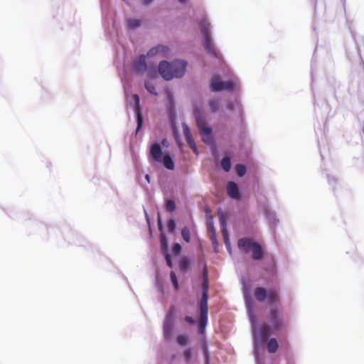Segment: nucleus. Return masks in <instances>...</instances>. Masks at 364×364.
I'll use <instances>...</instances> for the list:
<instances>
[{
  "mask_svg": "<svg viewBox=\"0 0 364 364\" xmlns=\"http://www.w3.org/2000/svg\"><path fill=\"white\" fill-rule=\"evenodd\" d=\"M269 321L272 327L268 325H264L257 331L255 333V338L257 341L264 343L267 341L272 334V331H277L283 326V321L279 317L278 311L272 308L269 314Z\"/></svg>",
  "mask_w": 364,
  "mask_h": 364,
  "instance_id": "f257e3e1",
  "label": "nucleus"
},
{
  "mask_svg": "<svg viewBox=\"0 0 364 364\" xmlns=\"http://www.w3.org/2000/svg\"><path fill=\"white\" fill-rule=\"evenodd\" d=\"M186 63L183 60H174L169 63L163 60L159 65V72L166 80H170L174 77H181L185 74Z\"/></svg>",
  "mask_w": 364,
  "mask_h": 364,
  "instance_id": "f03ea898",
  "label": "nucleus"
},
{
  "mask_svg": "<svg viewBox=\"0 0 364 364\" xmlns=\"http://www.w3.org/2000/svg\"><path fill=\"white\" fill-rule=\"evenodd\" d=\"M199 28L203 36L202 45L205 51L210 55L218 58L219 53H218L210 35V23L204 17L198 22Z\"/></svg>",
  "mask_w": 364,
  "mask_h": 364,
  "instance_id": "7ed1b4c3",
  "label": "nucleus"
},
{
  "mask_svg": "<svg viewBox=\"0 0 364 364\" xmlns=\"http://www.w3.org/2000/svg\"><path fill=\"white\" fill-rule=\"evenodd\" d=\"M238 247L245 253L252 252V258L254 260H260L263 258L264 250L262 247L252 238L243 237L237 242Z\"/></svg>",
  "mask_w": 364,
  "mask_h": 364,
  "instance_id": "20e7f679",
  "label": "nucleus"
},
{
  "mask_svg": "<svg viewBox=\"0 0 364 364\" xmlns=\"http://www.w3.org/2000/svg\"><path fill=\"white\" fill-rule=\"evenodd\" d=\"M255 299L259 302H264L266 300L270 304L279 301V291L275 289L267 290L264 287H256L254 291Z\"/></svg>",
  "mask_w": 364,
  "mask_h": 364,
  "instance_id": "39448f33",
  "label": "nucleus"
},
{
  "mask_svg": "<svg viewBox=\"0 0 364 364\" xmlns=\"http://www.w3.org/2000/svg\"><path fill=\"white\" fill-rule=\"evenodd\" d=\"M194 115L198 129L204 135L207 136L203 138V141L205 143H209L211 139L210 135L212 132V129L207 126L205 118L200 109L196 108L194 109Z\"/></svg>",
  "mask_w": 364,
  "mask_h": 364,
  "instance_id": "423d86ee",
  "label": "nucleus"
},
{
  "mask_svg": "<svg viewBox=\"0 0 364 364\" xmlns=\"http://www.w3.org/2000/svg\"><path fill=\"white\" fill-rule=\"evenodd\" d=\"M235 87V82L232 80L222 81L219 75L213 76L210 82L211 92H220L222 90H231Z\"/></svg>",
  "mask_w": 364,
  "mask_h": 364,
  "instance_id": "0eeeda50",
  "label": "nucleus"
},
{
  "mask_svg": "<svg viewBox=\"0 0 364 364\" xmlns=\"http://www.w3.org/2000/svg\"><path fill=\"white\" fill-rule=\"evenodd\" d=\"M133 68L135 72L143 74L146 71L147 65L146 63V56L141 55L134 60Z\"/></svg>",
  "mask_w": 364,
  "mask_h": 364,
  "instance_id": "6e6552de",
  "label": "nucleus"
},
{
  "mask_svg": "<svg viewBox=\"0 0 364 364\" xmlns=\"http://www.w3.org/2000/svg\"><path fill=\"white\" fill-rule=\"evenodd\" d=\"M149 154L155 161L162 162L163 151L159 144L155 143L151 146Z\"/></svg>",
  "mask_w": 364,
  "mask_h": 364,
  "instance_id": "1a4fd4ad",
  "label": "nucleus"
},
{
  "mask_svg": "<svg viewBox=\"0 0 364 364\" xmlns=\"http://www.w3.org/2000/svg\"><path fill=\"white\" fill-rule=\"evenodd\" d=\"M133 98H134V101L135 103V112L136 114V118H137L136 119H137L136 132H138L140 129L141 127L142 126L143 119H142V116L141 114V109H140L139 97L138 95L134 94L133 95Z\"/></svg>",
  "mask_w": 364,
  "mask_h": 364,
  "instance_id": "9d476101",
  "label": "nucleus"
},
{
  "mask_svg": "<svg viewBox=\"0 0 364 364\" xmlns=\"http://www.w3.org/2000/svg\"><path fill=\"white\" fill-rule=\"evenodd\" d=\"M227 192L230 197L234 199H239L240 194L239 188L236 183L233 181H229L227 184Z\"/></svg>",
  "mask_w": 364,
  "mask_h": 364,
  "instance_id": "9b49d317",
  "label": "nucleus"
},
{
  "mask_svg": "<svg viewBox=\"0 0 364 364\" xmlns=\"http://www.w3.org/2000/svg\"><path fill=\"white\" fill-rule=\"evenodd\" d=\"M208 323V306H200V323L199 328L202 332Z\"/></svg>",
  "mask_w": 364,
  "mask_h": 364,
  "instance_id": "f8f14e48",
  "label": "nucleus"
},
{
  "mask_svg": "<svg viewBox=\"0 0 364 364\" xmlns=\"http://www.w3.org/2000/svg\"><path fill=\"white\" fill-rule=\"evenodd\" d=\"M202 297L200 302V306H208V281H203L202 286Z\"/></svg>",
  "mask_w": 364,
  "mask_h": 364,
  "instance_id": "ddd939ff",
  "label": "nucleus"
},
{
  "mask_svg": "<svg viewBox=\"0 0 364 364\" xmlns=\"http://www.w3.org/2000/svg\"><path fill=\"white\" fill-rule=\"evenodd\" d=\"M172 328H173V321L171 319L166 318L164 323V335L166 338H169L172 333Z\"/></svg>",
  "mask_w": 364,
  "mask_h": 364,
  "instance_id": "4468645a",
  "label": "nucleus"
},
{
  "mask_svg": "<svg viewBox=\"0 0 364 364\" xmlns=\"http://www.w3.org/2000/svg\"><path fill=\"white\" fill-rule=\"evenodd\" d=\"M279 348V344L276 338H270L267 343V349L269 353H274Z\"/></svg>",
  "mask_w": 364,
  "mask_h": 364,
  "instance_id": "2eb2a0df",
  "label": "nucleus"
},
{
  "mask_svg": "<svg viewBox=\"0 0 364 364\" xmlns=\"http://www.w3.org/2000/svg\"><path fill=\"white\" fill-rule=\"evenodd\" d=\"M168 50L166 46L159 45L150 49L147 53L148 56H154L159 53H165Z\"/></svg>",
  "mask_w": 364,
  "mask_h": 364,
  "instance_id": "dca6fc26",
  "label": "nucleus"
},
{
  "mask_svg": "<svg viewBox=\"0 0 364 364\" xmlns=\"http://www.w3.org/2000/svg\"><path fill=\"white\" fill-rule=\"evenodd\" d=\"M208 107L211 112H217L220 109V101L217 98H211L208 100Z\"/></svg>",
  "mask_w": 364,
  "mask_h": 364,
  "instance_id": "f3484780",
  "label": "nucleus"
},
{
  "mask_svg": "<svg viewBox=\"0 0 364 364\" xmlns=\"http://www.w3.org/2000/svg\"><path fill=\"white\" fill-rule=\"evenodd\" d=\"M162 162L166 168L169 170L174 169V162L173 159L171 158V156H169L168 155H165L162 158Z\"/></svg>",
  "mask_w": 364,
  "mask_h": 364,
  "instance_id": "a211bd4d",
  "label": "nucleus"
},
{
  "mask_svg": "<svg viewBox=\"0 0 364 364\" xmlns=\"http://www.w3.org/2000/svg\"><path fill=\"white\" fill-rule=\"evenodd\" d=\"M221 166L225 171L228 172L231 168L230 159L228 156L223 157L221 160Z\"/></svg>",
  "mask_w": 364,
  "mask_h": 364,
  "instance_id": "6ab92c4d",
  "label": "nucleus"
},
{
  "mask_svg": "<svg viewBox=\"0 0 364 364\" xmlns=\"http://www.w3.org/2000/svg\"><path fill=\"white\" fill-rule=\"evenodd\" d=\"M181 235L183 239L186 242H189L191 241V232L188 228L183 227L181 230Z\"/></svg>",
  "mask_w": 364,
  "mask_h": 364,
  "instance_id": "aec40b11",
  "label": "nucleus"
},
{
  "mask_svg": "<svg viewBox=\"0 0 364 364\" xmlns=\"http://www.w3.org/2000/svg\"><path fill=\"white\" fill-rule=\"evenodd\" d=\"M170 279H171V281L172 282V284H173L175 290L178 291L179 289V284L178 282L176 274L173 271H171L170 272Z\"/></svg>",
  "mask_w": 364,
  "mask_h": 364,
  "instance_id": "412c9836",
  "label": "nucleus"
},
{
  "mask_svg": "<svg viewBox=\"0 0 364 364\" xmlns=\"http://www.w3.org/2000/svg\"><path fill=\"white\" fill-rule=\"evenodd\" d=\"M127 24L129 28L134 29L141 25V22L138 19L130 18L127 21Z\"/></svg>",
  "mask_w": 364,
  "mask_h": 364,
  "instance_id": "4be33fe9",
  "label": "nucleus"
},
{
  "mask_svg": "<svg viewBox=\"0 0 364 364\" xmlns=\"http://www.w3.org/2000/svg\"><path fill=\"white\" fill-rule=\"evenodd\" d=\"M190 266V261L186 257L181 258L179 267L180 269L183 271H186L189 268Z\"/></svg>",
  "mask_w": 364,
  "mask_h": 364,
  "instance_id": "5701e85b",
  "label": "nucleus"
},
{
  "mask_svg": "<svg viewBox=\"0 0 364 364\" xmlns=\"http://www.w3.org/2000/svg\"><path fill=\"white\" fill-rule=\"evenodd\" d=\"M218 217H219V220H220V225L223 228V235L225 237H227L226 230L225 229V215L222 211L218 212Z\"/></svg>",
  "mask_w": 364,
  "mask_h": 364,
  "instance_id": "b1692460",
  "label": "nucleus"
},
{
  "mask_svg": "<svg viewBox=\"0 0 364 364\" xmlns=\"http://www.w3.org/2000/svg\"><path fill=\"white\" fill-rule=\"evenodd\" d=\"M235 170H236L237 174L240 177H242L243 176H245L246 173V171H247L246 167L242 164H237L235 166Z\"/></svg>",
  "mask_w": 364,
  "mask_h": 364,
  "instance_id": "393cba45",
  "label": "nucleus"
},
{
  "mask_svg": "<svg viewBox=\"0 0 364 364\" xmlns=\"http://www.w3.org/2000/svg\"><path fill=\"white\" fill-rule=\"evenodd\" d=\"M165 208L168 212H173L176 209V204L173 200H167L165 203Z\"/></svg>",
  "mask_w": 364,
  "mask_h": 364,
  "instance_id": "a878e982",
  "label": "nucleus"
},
{
  "mask_svg": "<svg viewBox=\"0 0 364 364\" xmlns=\"http://www.w3.org/2000/svg\"><path fill=\"white\" fill-rule=\"evenodd\" d=\"M145 87L147 90V91L149 92H150L151 94H153L154 95H157V92L156 90L155 86L151 82H150L149 81H146L145 82Z\"/></svg>",
  "mask_w": 364,
  "mask_h": 364,
  "instance_id": "bb28decb",
  "label": "nucleus"
},
{
  "mask_svg": "<svg viewBox=\"0 0 364 364\" xmlns=\"http://www.w3.org/2000/svg\"><path fill=\"white\" fill-rule=\"evenodd\" d=\"M176 341L178 345L184 346L188 343V337L185 335H178L176 338Z\"/></svg>",
  "mask_w": 364,
  "mask_h": 364,
  "instance_id": "cd10ccee",
  "label": "nucleus"
},
{
  "mask_svg": "<svg viewBox=\"0 0 364 364\" xmlns=\"http://www.w3.org/2000/svg\"><path fill=\"white\" fill-rule=\"evenodd\" d=\"M161 245L162 252L163 253L168 252H167V247H168L167 240H166V237L164 235H162L161 237Z\"/></svg>",
  "mask_w": 364,
  "mask_h": 364,
  "instance_id": "c85d7f7f",
  "label": "nucleus"
},
{
  "mask_svg": "<svg viewBox=\"0 0 364 364\" xmlns=\"http://www.w3.org/2000/svg\"><path fill=\"white\" fill-rule=\"evenodd\" d=\"M209 232L211 233V240L213 244H216V236H215V230L212 223L209 224Z\"/></svg>",
  "mask_w": 364,
  "mask_h": 364,
  "instance_id": "c756f323",
  "label": "nucleus"
},
{
  "mask_svg": "<svg viewBox=\"0 0 364 364\" xmlns=\"http://www.w3.org/2000/svg\"><path fill=\"white\" fill-rule=\"evenodd\" d=\"M167 228L169 232H173L176 228V223L173 219H169L167 222Z\"/></svg>",
  "mask_w": 364,
  "mask_h": 364,
  "instance_id": "7c9ffc66",
  "label": "nucleus"
},
{
  "mask_svg": "<svg viewBox=\"0 0 364 364\" xmlns=\"http://www.w3.org/2000/svg\"><path fill=\"white\" fill-rule=\"evenodd\" d=\"M172 251L175 255L180 254L181 251V246L178 243H175L173 246Z\"/></svg>",
  "mask_w": 364,
  "mask_h": 364,
  "instance_id": "2f4dec72",
  "label": "nucleus"
},
{
  "mask_svg": "<svg viewBox=\"0 0 364 364\" xmlns=\"http://www.w3.org/2000/svg\"><path fill=\"white\" fill-rule=\"evenodd\" d=\"M164 255L165 256L166 264L169 267H172L173 264H172V261H171L170 255L168 252L164 253Z\"/></svg>",
  "mask_w": 364,
  "mask_h": 364,
  "instance_id": "473e14b6",
  "label": "nucleus"
},
{
  "mask_svg": "<svg viewBox=\"0 0 364 364\" xmlns=\"http://www.w3.org/2000/svg\"><path fill=\"white\" fill-rule=\"evenodd\" d=\"M174 314H175V308L173 306H172L169 309L166 318H169L171 319V321H173V317Z\"/></svg>",
  "mask_w": 364,
  "mask_h": 364,
  "instance_id": "72a5a7b5",
  "label": "nucleus"
},
{
  "mask_svg": "<svg viewBox=\"0 0 364 364\" xmlns=\"http://www.w3.org/2000/svg\"><path fill=\"white\" fill-rule=\"evenodd\" d=\"M188 144L189 145V146L191 147V149L194 151V153H196V154H198V150H197V147H196V144L194 141V140H192L191 141H188Z\"/></svg>",
  "mask_w": 364,
  "mask_h": 364,
  "instance_id": "f704fd0d",
  "label": "nucleus"
},
{
  "mask_svg": "<svg viewBox=\"0 0 364 364\" xmlns=\"http://www.w3.org/2000/svg\"><path fill=\"white\" fill-rule=\"evenodd\" d=\"M183 356L188 361L191 358V350L190 348L186 349L183 353Z\"/></svg>",
  "mask_w": 364,
  "mask_h": 364,
  "instance_id": "c9c22d12",
  "label": "nucleus"
},
{
  "mask_svg": "<svg viewBox=\"0 0 364 364\" xmlns=\"http://www.w3.org/2000/svg\"><path fill=\"white\" fill-rule=\"evenodd\" d=\"M183 133H184L185 138L188 137V136H192L189 128L186 125L184 126Z\"/></svg>",
  "mask_w": 364,
  "mask_h": 364,
  "instance_id": "e433bc0d",
  "label": "nucleus"
},
{
  "mask_svg": "<svg viewBox=\"0 0 364 364\" xmlns=\"http://www.w3.org/2000/svg\"><path fill=\"white\" fill-rule=\"evenodd\" d=\"M203 281H208V269H207L206 266H205L203 268Z\"/></svg>",
  "mask_w": 364,
  "mask_h": 364,
  "instance_id": "4c0bfd02",
  "label": "nucleus"
},
{
  "mask_svg": "<svg viewBox=\"0 0 364 364\" xmlns=\"http://www.w3.org/2000/svg\"><path fill=\"white\" fill-rule=\"evenodd\" d=\"M185 321L190 324H193L194 323L193 318L189 316L185 317Z\"/></svg>",
  "mask_w": 364,
  "mask_h": 364,
  "instance_id": "58836bf2",
  "label": "nucleus"
},
{
  "mask_svg": "<svg viewBox=\"0 0 364 364\" xmlns=\"http://www.w3.org/2000/svg\"><path fill=\"white\" fill-rule=\"evenodd\" d=\"M161 144L164 146H168V140L166 139H164L162 141H161Z\"/></svg>",
  "mask_w": 364,
  "mask_h": 364,
  "instance_id": "ea45409f",
  "label": "nucleus"
},
{
  "mask_svg": "<svg viewBox=\"0 0 364 364\" xmlns=\"http://www.w3.org/2000/svg\"><path fill=\"white\" fill-rule=\"evenodd\" d=\"M233 107H234V105H233V103H232V102H228V105H227V108H228V109L232 110V109H233Z\"/></svg>",
  "mask_w": 364,
  "mask_h": 364,
  "instance_id": "a19ab883",
  "label": "nucleus"
},
{
  "mask_svg": "<svg viewBox=\"0 0 364 364\" xmlns=\"http://www.w3.org/2000/svg\"><path fill=\"white\" fill-rule=\"evenodd\" d=\"M186 139L187 143H188V141H191L193 140V139L192 136H190L186 137Z\"/></svg>",
  "mask_w": 364,
  "mask_h": 364,
  "instance_id": "79ce46f5",
  "label": "nucleus"
},
{
  "mask_svg": "<svg viewBox=\"0 0 364 364\" xmlns=\"http://www.w3.org/2000/svg\"><path fill=\"white\" fill-rule=\"evenodd\" d=\"M151 1L152 0H144V4L147 5L149 4Z\"/></svg>",
  "mask_w": 364,
  "mask_h": 364,
  "instance_id": "37998d69",
  "label": "nucleus"
},
{
  "mask_svg": "<svg viewBox=\"0 0 364 364\" xmlns=\"http://www.w3.org/2000/svg\"><path fill=\"white\" fill-rule=\"evenodd\" d=\"M145 178L146 179V181H148V183H149V182H150V176H149V175L146 174V175L145 176Z\"/></svg>",
  "mask_w": 364,
  "mask_h": 364,
  "instance_id": "c03bdc74",
  "label": "nucleus"
},
{
  "mask_svg": "<svg viewBox=\"0 0 364 364\" xmlns=\"http://www.w3.org/2000/svg\"><path fill=\"white\" fill-rule=\"evenodd\" d=\"M178 1L181 3H186L187 0H178Z\"/></svg>",
  "mask_w": 364,
  "mask_h": 364,
  "instance_id": "a18cd8bd",
  "label": "nucleus"
}]
</instances>
